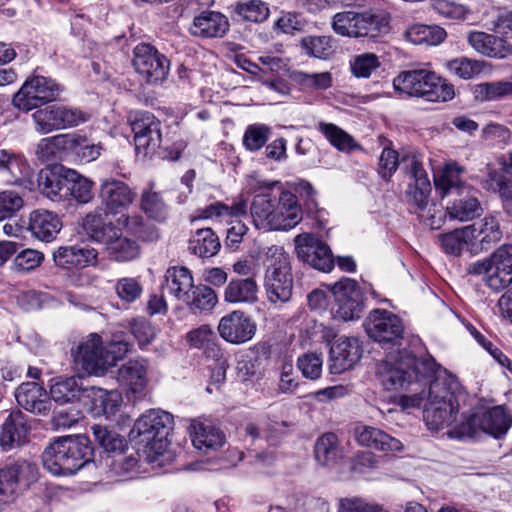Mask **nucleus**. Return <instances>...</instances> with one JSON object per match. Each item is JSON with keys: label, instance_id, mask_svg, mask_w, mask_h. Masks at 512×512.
<instances>
[{"label": "nucleus", "instance_id": "nucleus-1", "mask_svg": "<svg viewBox=\"0 0 512 512\" xmlns=\"http://www.w3.org/2000/svg\"><path fill=\"white\" fill-rule=\"evenodd\" d=\"M174 428V417L161 409H149L136 419L130 435L140 457L153 467H162L170 461L169 434Z\"/></svg>", "mask_w": 512, "mask_h": 512}, {"label": "nucleus", "instance_id": "nucleus-2", "mask_svg": "<svg viewBox=\"0 0 512 512\" xmlns=\"http://www.w3.org/2000/svg\"><path fill=\"white\" fill-rule=\"evenodd\" d=\"M246 218L264 232L289 231L302 221V207L289 190H282L279 195L259 194L248 204Z\"/></svg>", "mask_w": 512, "mask_h": 512}, {"label": "nucleus", "instance_id": "nucleus-3", "mask_svg": "<svg viewBox=\"0 0 512 512\" xmlns=\"http://www.w3.org/2000/svg\"><path fill=\"white\" fill-rule=\"evenodd\" d=\"M94 460V447L86 435L59 437L42 453L43 467L55 476L73 475Z\"/></svg>", "mask_w": 512, "mask_h": 512}, {"label": "nucleus", "instance_id": "nucleus-4", "mask_svg": "<svg viewBox=\"0 0 512 512\" xmlns=\"http://www.w3.org/2000/svg\"><path fill=\"white\" fill-rule=\"evenodd\" d=\"M128 353V341L112 340L103 346L102 338L92 333L86 341L81 342L74 354L75 365L86 374L104 373L116 365Z\"/></svg>", "mask_w": 512, "mask_h": 512}, {"label": "nucleus", "instance_id": "nucleus-5", "mask_svg": "<svg viewBox=\"0 0 512 512\" xmlns=\"http://www.w3.org/2000/svg\"><path fill=\"white\" fill-rule=\"evenodd\" d=\"M393 87L398 93L429 102H446L455 95L453 85L427 69L401 72L394 78Z\"/></svg>", "mask_w": 512, "mask_h": 512}, {"label": "nucleus", "instance_id": "nucleus-6", "mask_svg": "<svg viewBox=\"0 0 512 512\" xmlns=\"http://www.w3.org/2000/svg\"><path fill=\"white\" fill-rule=\"evenodd\" d=\"M265 288L272 303L288 302L292 296L293 276L289 254L282 246L272 245L265 250Z\"/></svg>", "mask_w": 512, "mask_h": 512}, {"label": "nucleus", "instance_id": "nucleus-7", "mask_svg": "<svg viewBox=\"0 0 512 512\" xmlns=\"http://www.w3.org/2000/svg\"><path fill=\"white\" fill-rule=\"evenodd\" d=\"M458 403L446 380L437 378L429 385L423 417L428 429L439 431L457 420Z\"/></svg>", "mask_w": 512, "mask_h": 512}, {"label": "nucleus", "instance_id": "nucleus-8", "mask_svg": "<svg viewBox=\"0 0 512 512\" xmlns=\"http://www.w3.org/2000/svg\"><path fill=\"white\" fill-rule=\"evenodd\" d=\"M389 15L385 12L344 11L334 15L333 30L356 39H375L389 31Z\"/></svg>", "mask_w": 512, "mask_h": 512}, {"label": "nucleus", "instance_id": "nucleus-9", "mask_svg": "<svg viewBox=\"0 0 512 512\" xmlns=\"http://www.w3.org/2000/svg\"><path fill=\"white\" fill-rule=\"evenodd\" d=\"M38 466L24 458L8 459L0 467V510L14 501L20 490L28 489L38 480Z\"/></svg>", "mask_w": 512, "mask_h": 512}, {"label": "nucleus", "instance_id": "nucleus-10", "mask_svg": "<svg viewBox=\"0 0 512 512\" xmlns=\"http://www.w3.org/2000/svg\"><path fill=\"white\" fill-rule=\"evenodd\" d=\"M512 423L502 406L467 417L465 421L447 431L450 438L476 437L483 432L495 438L506 434Z\"/></svg>", "mask_w": 512, "mask_h": 512}, {"label": "nucleus", "instance_id": "nucleus-11", "mask_svg": "<svg viewBox=\"0 0 512 512\" xmlns=\"http://www.w3.org/2000/svg\"><path fill=\"white\" fill-rule=\"evenodd\" d=\"M467 273L483 275L493 290L508 287L512 283V244H503L487 259L470 264Z\"/></svg>", "mask_w": 512, "mask_h": 512}, {"label": "nucleus", "instance_id": "nucleus-12", "mask_svg": "<svg viewBox=\"0 0 512 512\" xmlns=\"http://www.w3.org/2000/svg\"><path fill=\"white\" fill-rule=\"evenodd\" d=\"M64 87L51 77L32 75L13 95L12 104L23 112L42 107L58 99Z\"/></svg>", "mask_w": 512, "mask_h": 512}, {"label": "nucleus", "instance_id": "nucleus-13", "mask_svg": "<svg viewBox=\"0 0 512 512\" xmlns=\"http://www.w3.org/2000/svg\"><path fill=\"white\" fill-rule=\"evenodd\" d=\"M32 114L35 129L41 134L76 127L87 121L86 114L79 108L61 104L36 108Z\"/></svg>", "mask_w": 512, "mask_h": 512}, {"label": "nucleus", "instance_id": "nucleus-14", "mask_svg": "<svg viewBox=\"0 0 512 512\" xmlns=\"http://www.w3.org/2000/svg\"><path fill=\"white\" fill-rule=\"evenodd\" d=\"M132 65L140 79L152 85L162 83L170 70L167 57L146 43H140L133 49Z\"/></svg>", "mask_w": 512, "mask_h": 512}, {"label": "nucleus", "instance_id": "nucleus-15", "mask_svg": "<svg viewBox=\"0 0 512 512\" xmlns=\"http://www.w3.org/2000/svg\"><path fill=\"white\" fill-rule=\"evenodd\" d=\"M95 441L112 458L110 470L118 476L128 473V440L115 427L94 424L91 427Z\"/></svg>", "mask_w": 512, "mask_h": 512}, {"label": "nucleus", "instance_id": "nucleus-16", "mask_svg": "<svg viewBox=\"0 0 512 512\" xmlns=\"http://www.w3.org/2000/svg\"><path fill=\"white\" fill-rule=\"evenodd\" d=\"M334 297L332 312L335 318L351 321L360 318L363 308V293L355 280L343 278L331 286Z\"/></svg>", "mask_w": 512, "mask_h": 512}, {"label": "nucleus", "instance_id": "nucleus-17", "mask_svg": "<svg viewBox=\"0 0 512 512\" xmlns=\"http://www.w3.org/2000/svg\"><path fill=\"white\" fill-rule=\"evenodd\" d=\"M368 336L382 345H400L404 326L401 319L387 310L375 309L364 323Z\"/></svg>", "mask_w": 512, "mask_h": 512}, {"label": "nucleus", "instance_id": "nucleus-18", "mask_svg": "<svg viewBox=\"0 0 512 512\" xmlns=\"http://www.w3.org/2000/svg\"><path fill=\"white\" fill-rule=\"evenodd\" d=\"M71 177H76L75 170L61 164L48 165L38 172V190L52 201H67Z\"/></svg>", "mask_w": 512, "mask_h": 512}, {"label": "nucleus", "instance_id": "nucleus-19", "mask_svg": "<svg viewBox=\"0 0 512 512\" xmlns=\"http://www.w3.org/2000/svg\"><path fill=\"white\" fill-rule=\"evenodd\" d=\"M297 257L304 263L323 272L334 266L333 255L324 242L310 233H302L294 238Z\"/></svg>", "mask_w": 512, "mask_h": 512}, {"label": "nucleus", "instance_id": "nucleus-20", "mask_svg": "<svg viewBox=\"0 0 512 512\" xmlns=\"http://www.w3.org/2000/svg\"><path fill=\"white\" fill-rule=\"evenodd\" d=\"M99 198L104 206L103 211L113 217L120 216L118 222L128 225V184L120 179L107 178L102 181Z\"/></svg>", "mask_w": 512, "mask_h": 512}, {"label": "nucleus", "instance_id": "nucleus-21", "mask_svg": "<svg viewBox=\"0 0 512 512\" xmlns=\"http://www.w3.org/2000/svg\"><path fill=\"white\" fill-rule=\"evenodd\" d=\"M405 350L398 355L389 354L377 364L376 376L386 390L403 389L411 383V372L405 365Z\"/></svg>", "mask_w": 512, "mask_h": 512}, {"label": "nucleus", "instance_id": "nucleus-22", "mask_svg": "<svg viewBox=\"0 0 512 512\" xmlns=\"http://www.w3.org/2000/svg\"><path fill=\"white\" fill-rule=\"evenodd\" d=\"M466 233L470 237V252L473 254L491 249L503 237L500 222L492 215H486L473 224L467 225Z\"/></svg>", "mask_w": 512, "mask_h": 512}, {"label": "nucleus", "instance_id": "nucleus-23", "mask_svg": "<svg viewBox=\"0 0 512 512\" xmlns=\"http://www.w3.org/2000/svg\"><path fill=\"white\" fill-rule=\"evenodd\" d=\"M403 161L406 163V171L412 180L405 192L407 202L422 211L428 205L431 192L427 173L415 156H407Z\"/></svg>", "mask_w": 512, "mask_h": 512}, {"label": "nucleus", "instance_id": "nucleus-24", "mask_svg": "<svg viewBox=\"0 0 512 512\" xmlns=\"http://www.w3.org/2000/svg\"><path fill=\"white\" fill-rule=\"evenodd\" d=\"M134 133L136 156H148L161 143L160 122L151 114L142 115L140 119L130 123Z\"/></svg>", "mask_w": 512, "mask_h": 512}, {"label": "nucleus", "instance_id": "nucleus-25", "mask_svg": "<svg viewBox=\"0 0 512 512\" xmlns=\"http://www.w3.org/2000/svg\"><path fill=\"white\" fill-rule=\"evenodd\" d=\"M218 332L227 342L241 344L252 339L256 332V324L243 311L236 310L221 318Z\"/></svg>", "mask_w": 512, "mask_h": 512}, {"label": "nucleus", "instance_id": "nucleus-26", "mask_svg": "<svg viewBox=\"0 0 512 512\" xmlns=\"http://www.w3.org/2000/svg\"><path fill=\"white\" fill-rule=\"evenodd\" d=\"M52 257L55 266L66 271L98 264V251L89 246H60L53 252Z\"/></svg>", "mask_w": 512, "mask_h": 512}, {"label": "nucleus", "instance_id": "nucleus-27", "mask_svg": "<svg viewBox=\"0 0 512 512\" xmlns=\"http://www.w3.org/2000/svg\"><path fill=\"white\" fill-rule=\"evenodd\" d=\"M30 424L28 417L19 409L12 410L1 425L0 447L9 451L29 441Z\"/></svg>", "mask_w": 512, "mask_h": 512}, {"label": "nucleus", "instance_id": "nucleus-28", "mask_svg": "<svg viewBox=\"0 0 512 512\" xmlns=\"http://www.w3.org/2000/svg\"><path fill=\"white\" fill-rule=\"evenodd\" d=\"M14 394L18 405L30 413L45 416L51 410L48 392L36 382L20 384Z\"/></svg>", "mask_w": 512, "mask_h": 512}, {"label": "nucleus", "instance_id": "nucleus-29", "mask_svg": "<svg viewBox=\"0 0 512 512\" xmlns=\"http://www.w3.org/2000/svg\"><path fill=\"white\" fill-rule=\"evenodd\" d=\"M361 352L357 339L339 337L330 347V372L340 374L351 369L361 358Z\"/></svg>", "mask_w": 512, "mask_h": 512}, {"label": "nucleus", "instance_id": "nucleus-30", "mask_svg": "<svg viewBox=\"0 0 512 512\" xmlns=\"http://www.w3.org/2000/svg\"><path fill=\"white\" fill-rule=\"evenodd\" d=\"M193 446L202 453H210L221 448L226 437L224 433L211 422L194 419L189 427Z\"/></svg>", "mask_w": 512, "mask_h": 512}, {"label": "nucleus", "instance_id": "nucleus-31", "mask_svg": "<svg viewBox=\"0 0 512 512\" xmlns=\"http://www.w3.org/2000/svg\"><path fill=\"white\" fill-rule=\"evenodd\" d=\"M107 215L102 208H97L82 219V229L91 241L104 244L118 235L120 227L107 220Z\"/></svg>", "mask_w": 512, "mask_h": 512}, {"label": "nucleus", "instance_id": "nucleus-32", "mask_svg": "<svg viewBox=\"0 0 512 512\" xmlns=\"http://www.w3.org/2000/svg\"><path fill=\"white\" fill-rule=\"evenodd\" d=\"M101 143H90L85 134L71 132L64 134V155L80 163L96 160L102 153Z\"/></svg>", "mask_w": 512, "mask_h": 512}, {"label": "nucleus", "instance_id": "nucleus-33", "mask_svg": "<svg viewBox=\"0 0 512 512\" xmlns=\"http://www.w3.org/2000/svg\"><path fill=\"white\" fill-rule=\"evenodd\" d=\"M354 435L360 445L382 452H400L404 447L399 439L372 426H358Z\"/></svg>", "mask_w": 512, "mask_h": 512}, {"label": "nucleus", "instance_id": "nucleus-34", "mask_svg": "<svg viewBox=\"0 0 512 512\" xmlns=\"http://www.w3.org/2000/svg\"><path fill=\"white\" fill-rule=\"evenodd\" d=\"M229 29V22L225 15L216 11H203L194 17L190 26L192 35L202 38L223 37Z\"/></svg>", "mask_w": 512, "mask_h": 512}, {"label": "nucleus", "instance_id": "nucleus-35", "mask_svg": "<svg viewBox=\"0 0 512 512\" xmlns=\"http://www.w3.org/2000/svg\"><path fill=\"white\" fill-rule=\"evenodd\" d=\"M62 228L59 216L48 210H35L29 218V230L39 240L51 242Z\"/></svg>", "mask_w": 512, "mask_h": 512}, {"label": "nucleus", "instance_id": "nucleus-36", "mask_svg": "<svg viewBox=\"0 0 512 512\" xmlns=\"http://www.w3.org/2000/svg\"><path fill=\"white\" fill-rule=\"evenodd\" d=\"M3 173L6 174L5 183L7 185L33 189V170L23 154L12 151Z\"/></svg>", "mask_w": 512, "mask_h": 512}, {"label": "nucleus", "instance_id": "nucleus-37", "mask_svg": "<svg viewBox=\"0 0 512 512\" xmlns=\"http://www.w3.org/2000/svg\"><path fill=\"white\" fill-rule=\"evenodd\" d=\"M470 46L480 54L493 58H504L509 53L505 41L496 35L472 31L467 36Z\"/></svg>", "mask_w": 512, "mask_h": 512}, {"label": "nucleus", "instance_id": "nucleus-38", "mask_svg": "<svg viewBox=\"0 0 512 512\" xmlns=\"http://www.w3.org/2000/svg\"><path fill=\"white\" fill-rule=\"evenodd\" d=\"M193 286V277L186 267H172L166 272L162 288L183 301L187 300Z\"/></svg>", "mask_w": 512, "mask_h": 512}, {"label": "nucleus", "instance_id": "nucleus-39", "mask_svg": "<svg viewBox=\"0 0 512 512\" xmlns=\"http://www.w3.org/2000/svg\"><path fill=\"white\" fill-rule=\"evenodd\" d=\"M257 293L258 285L253 277L233 279L225 288L224 300L229 303H254Z\"/></svg>", "mask_w": 512, "mask_h": 512}, {"label": "nucleus", "instance_id": "nucleus-40", "mask_svg": "<svg viewBox=\"0 0 512 512\" xmlns=\"http://www.w3.org/2000/svg\"><path fill=\"white\" fill-rule=\"evenodd\" d=\"M315 458L322 466H333L344 456L338 446V438L334 433H326L320 436L315 443Z\"/></svg>", "mask_w": 512, "mask_h": 512}, {"label": "nucleus", "instance_id": "nucleus-41", "mask_svg": "<svg viewBox=\"0 0 512 512\" xmlns=\"http://www.w3.org/2000/svg\"><path fill=\"white\" fill-rule=\"evenodd\" d=\"M81 387L75 377H57L52 379L49 397L59 405L72 403L80 398Z\"/></svg>", "mask_w": 512, "mask_h": 512}, {"label": "nucleus", "instance_id": "nucleus-42", "mask_svg": "<svg viewBox=\"0 0 512 512\" xmlns=\"http://www.w3.org/2000/svg\"><path fill=\"white\" fill-rule=\"evenodd\" d=\"M219 249V238L210 228L198 229L189 240L190 252L202 258L214 256Z\"/></svg>", "mask_w": 512, "mask_h": 512}, {"label": "nucleus", "instance_id": "nucleus-43", "mask_svg": "<svg viewBox=\"0 0 512 512\" xmlns=\"http://www.w3.org/2000/svg\"><path fill=\"white\" fill-rule=\"evenodd\" d=\"M404 35L409 42L416 45H438L445 39L446 32L437 25L415 24Z\"/></svg>", "mask_w": 512, "mask_h": 512}, {"label": "nucleus", "instance_id": "nucleus-44", "mask_svg": "<svg viewBox=\"0 0 512 512\" xmlns=\"http://www.w3.org/2000/svg\"><path fill=\"white\" fill-rule=\"evenodd\" d=\"M447 212L452 219L469 221L480 216L483 209L475 195L466 194L453 201L447 207Z\"/></svg>", "mask_w": 512, "mask_h": 512}, {"label": "nucleus", "instance_id": "nucleus-45", "mask_svg": "<svg viewBox=\"0 0 512 512\" xmlns=\"http://www.w3.org/2000/svg\"><path fill=\"white\" fill-rule=\"evenodd\" d=\"M482 187L488 191L497 192L505 207H512V178L507 177L496 169H489Z\"/></svg>", "mask_w": 512, "mask_h": 512}, {"label": "nucleus", "instance_id": "nucleus-46", "mask_svg": "<svg viewBox=\"0 0 512 512\" xmlns=\"http://www.w3.org/2000/svg\"><path fill=\"white\" fill-rule=\"evenodd\" d=\"M318 130L332 146L341 152H350L359 147L351 135L335 124L319 122Z\"/></svg>", "mask_w": 512, "mask_h": 512}, {"label": "nucleus", "instance_id": "nucleus-47", "mask_svg": "<svg viewBox=\"0 0 512 512\" xmlns=\"http://www.w3.org/2000/svg\"><path fill=\"white\" fill-rule=\"evenodd\" d=\"M192 310L210 311L218 302L215 291L205 285L193 286L187 300H183Z\"/></svg>", "mask_w": 512, "mask_h": 512}, {"label": "nucleus", "instance_id": "nucleus-48", "mask_svg": "<svg viewBox=\"0 0 512 512\" xmlns=\"http://www.w3.org/2000/svg\"><path fill=\"white\" fill-rule=\"evenodd\" d=\"M509 95H512V79L480 83L474 87L475 99L479 101H493Z\"/></svg>", "mask_w": 512, "mask_h": 512}, {"label": "nucleus", "instance_id": "nucleus-49", "mask_svg": "<svg viewBox=\"0 0 512 512\" xmlns=\"http://www.w3.org/2000/svg\"><path fill=\"white\" fill-rule=\"evenodd\" d=\"M92 411L96 416L103 415L107 419L115 416L122 404L121 394L117 391L101 392L92 401Z\"/></svg>", "mask_w": 512, "mask_h": 512}, {"label": "nucleus", "instance_id": "nucleus-50", "mask_svg": "<svg viewBox=\"0 0 512 512\" xmlns=\"http://www.w3.org/2000/svg\"><path fill=\"white\" fill-rule=\"evenodd\" d=\"M462 172V167L456 164H450L435 175V187L437 190L441 191L442 196H445L448 193H450L452 189H455L457 191L460 190V176Z\"/></svg>", "mask_w": 512, "mask_h": 512}, {"label": "nucleus", "instance_id": "nucleus-51", "mask_svg": "<svg viewBox=\"0 0 512 512\" xmlns=\"http://www.w3.org/2000/svg\"><path fill=\"white\" fill-rule=\"evenodd\" d=\"M248 202L246 199L240 197L235 200L230 206L222 203H214L206 207L202 216L210 218L213 216H230V217H247Z\"/></svg>", "mask_w": 512, "mask_h": 512}, {"label": "nucleus", "instance_id": "nucleus-52", "mask_svg": "<svg viewBox=\"0 0 512 512\" xmlns=\"http://www.w3.org/2000/svg\"><path fill=\"white\" fill-rule=\"evenodd\" d=\"M130 393L136 395V399H142L146 396L147 378V361L136 360L130 361Z\"/></svg>", "mask_w": 512, "mask_h": 512}, {"label": "nucleus", "instance_id": "nucleus-53", "mask_svg": "<svg viewBox=\"0 0 512 512\" xmlns=\"http://www.w3.org/2000/svg\"><path fill=\"white\" fill-rule=\"evenodd\" d=\"M236 14L245 21L263 22L270 13L267 4L261 0H250L244 3H238L235 8Z\"/></svg>", "mask_w": 512, "mask_h": 512}, {"label": "nucleus", "instance_id": "nucleus-54", "mask_svg": "<svg viewBox=\"0 0 512 512\" xmlns=\"http://www.w3.org/2000/svg\"><path fill=\"white\" fill-rule=\"evenodd\" d=\"M36 155L41 161L56 160L64 155V134L42 138L37 144Z\"/></svg>", "mask_w": 512, "mask_h": 512}, {"label": "nucleus", "instance_id": "nucleus-55", "mask_svg": "<svg viewBox=\"0 0 512 512\" xmlns=\"http://www.w3.org/2000/svg\"><path fill=\"white\" fill-rule=\"evenodd\" d=\"M380 66L379 57L374 53L358 54L350 61V71L357 78H369Z\"/></svg>", "mask_w": 512, "mask_h": 512}, {"label": "nucleus", "instance_id": "nucleus-56", "mask_svg": "<svg viewBox=\"0 0 512 512\" xmlns=\"http://www.w3.org/2000/svg\"><path fill=\"white\" fill-rule=\"evenodd\" d=\"M439 240L443 250L448 254L459 255L464 247L470 251V237L466 233V226L440 235Z\"/></svg>", "mask_w": 512, "mask_h": 512}, {"label": "nucleus", "instance_id": "nucleus-57", "mask_svg": "<svg viewBox=\"0 0 512 512\" xmlns=\"http://www.w3.org/2000/svg\"><path fill=\"white\" fill-rule=\"evenodd\" d=\"M44 259L45 256L41 251L26 248L17 252L13 259L12 268L16 272L28 273L38 268Z\"/></svg>", "mask_w": 512, "mask_h": 512}, {"label": "nucleus", "instance_id": "nucleus-58", "mask_svg": "<svg viewBox=\"0 0 512 512\" xmlns=\"http://www.w3.org/2000/svg\"><path fill=\"white\" fill-rule=\"evenodd\" d=\"M483 68V62L460 57L447 62V69L452 75L461 79H471L478 75Z\"/></svg>", "mask_w": 512, "mask_h": 512}, {"label": "nucleus", "instance_id": "nucleus-59", "mask_svg": "<svg viewBox=\"0 0 512 512\" xmlns=\"http://www.w3.org/2000/svg\"><path fill=\"white\" fill-rule=\"evenodd\" d=\"M302 46L310 56L327 59L333 53L332 39L329 36H308L302 39Z\"/></svg>", "mask_w": 512, "mask_h": 512}, {"label": "nucleus", "instance_id": "nucleus-60", "mask_svg": "<svg viewBox=\"0 0 512 512\" xmlns=\"http://www.w3.org/2000/svg\"><path fill=\"white\" fill-rule=\"evenodd\" d=\"M93 183L76 171V177L70 178L67 201L75 200L79 203H88L92 197Z\"/></svg>", "mask_w": 512, "mask_h": 512}, {"label": "nucleus", "instance_id": "nucleus-61", "mask_svg": "<svg viewBox=\"0 0 512 512\" xmlns=\"http://www.w3.org/2000/svg\"><path fill=\"white\" fill-rule=\"evenodd\" d=\"M142 210L151 218L162 221L167 217V206L161 196L151 190L142 194Z\"/></svg>", "mask_w": 512, "mask_h": 512}, {"label": "nucleus", "instance_id": "nucleus-62", "mask_svg": "<svg viewBox=\"0 0 512 512\" xmlns=\"http://www.w3.org/2000/svg\"><path fill=\"white\" fill-rule=\"evenodd\" d=\"M271 129L265 124L249 125L244 133L243 144L250 151H257L267 142Z\"/></svg>", "mask_w": 512, "mask_h": 512}, {"label": "nucleus", "instance_id": "nucleus-63", "mask_svg": "<svg viewBox=\"0 0 512 512\" xmlns=\"http://www.w3.org/2000/svg\"><path fill=\"white\" fill-rule=\"evenodd\" d=\"M405 359L406 367H409L411 375L414 374L417 379L431 378L436 371V363L430 357L416 358L405 350Z\"/></svg>", "mask_w": 512, "mask_h": 512}, {"label": "nucleus", "instance_id": "nucleus-64", "mask_svg": "<svg viewBox=\"0 0 512 512\" xmlns=\"http://www.w3.org/2000/svg\"><path fill=\"white\" fill-rule=\"evenodd\" d=\"M23 206V197L18 192L13 190L0 192V221L15 216Z\"/></svg>", "mask_w": 512, "mask_h": 512}]
</instances>
